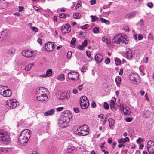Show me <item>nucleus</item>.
Segmentation results:
<instances>
[{
    "mask_svg": "<svg viewBox=\"0 0 154 154\" xmlns=\"http://www.w3.org/2000/svg\"><path fill=\"white\" fill-rule=\"evenodd\" d=\"M127 36L121 33L117 34L115 35L112 39L113 43L116 44H122L125 43L127 44L128 41L126 40Z\"/></svg>",
    "mask_w": 154,
    "mask_h": 154,
    "instance_id": "1",
    "label": "nucleus"
},
{
    "mask_svg": "<svg viewBox=\"0 0 154 154\" xmlns=\"http://www.w3.org/2000/svg\"><path fill=\"white\" fill-rule=\"evenodd\" d=\"M30 131L28 129H25L22 131L19 136L18 140L21 144L26 143L30 137Z\"/></svg>",
    "mask_w": 154,
    "mask_h": 154,
    "instance_id": "2",
    "label": "nucleus"
},
{
    "mask_svg": "<svg viewBox=\"0 0 154 154\" xmlns=\"http://www.w3.org/2000/svg\"><path fill=\"white\" fill-rule=\"evenodd\" d=\"M80 107L82 109H86L89 106V101L86 96H83L80 97Z\"/></svg>",
    "mask_w": 154,
    "mask_h": 154,
    "instance_id": "3",
    "label": "nucleus"
},
{
    "mask_svg": "<svg viewBox=\"0 0 154 154\" xmlns=\"http://www.w3.org/2000/svg\"><path fill=\"white\" fill-rule=\"evenodd\" d=\"M80 131L79 130L77 134L80 136H85L88 134L89 132V128L88 125L84 124L83 126L80 127Z\"/></svg>",
    "mask_w": 154,
    "mask_h": 154,
    "instance_id": "4",
    "label": "nucleus"
},
{
    "mask_svg": "<svg viewBox=\"0 0 154 154\" xmlns=\"http://www.w3.org/2000/svg\"><path fill=\"white\" fill-rule=\"evenodd\" d=\"M10 137L8 133L0 131V140L1 141L8 142L10 141Z\"/></svg>",
    "mask_w": 154,
    "mask_h": 154,
    "instance_id": "5",
    "label": "nucleus"
},
{
    "mask_svg": "<svg viewBox=\"0 0 154 154\" xmlns=\"http://www.w3.org/2000/svg\"><path fill=\"white\" fill-rule=\"evenodd\" d=\"M68 78L69 79L75 81L79 78V74L77 72L72 71L69 72L68 75Z\"/></svg>",
    "mask_w": 154,
    "mask_h": 154,
    "instance_id": "6",
    "label": "nucleus"
},
{
    "mask_svg": "<svg viewBox=\"0 0 154 154\" xmlns=\"http://www.w3.org/2000/svg\"><path fill=\"white\" fill-rule=\"evenodd\" d=\"M18 105V103L15 99L10 100L7 101L6 105L11 109L15 108Z\"/></svg>",
    "mask_w": 154,
    "mask_h": 154,
    "instance_id": "7",
    "label": "nucleus"
},
{
    "mask_svg": "<svg viewBox=\"0 0 154 154\" xmlns=\"http://www.w3.org/2000/svg\"><path fill=\"white\" fill-rule=\"evenodd\" d=\"M53 43L48 42L46 44L45 48L47 51H51L54 49V44Z\"/></svg>",
    "mask_w": 154,
    "mask_h": 154,
    "instance_id": "8",
    "label": "nucleus"
},
{
    "mask_svg": "<svg viewBox=\"0 0 154 154\" xmlns=\"http://www.w3.org/2000/svg\"><path fill=\"white\" fill-rule=\"evenodd\" d=\"M61 30L62 33L65 34L69 33L71 31V28L69 24H66L62 26Z\"/></svg>",
    "mask_w": 154,
    "mask_h": 154,
    "instance_id": "9",
    "label": "nucleus"
},
{
    "mask_svg": "<svg viewBox=\"0 0 154 154\" xmlns=\"http://www.w3.org/2000/svg\"><path fill=\"white\" fill-rule=\"evenodd\" d=\"M22 53L23 56L26 57H30L33 56V52L29 50H23Z\"/></svg>",
    "mask_w": 154,
    "mask_h": 154,
    "instance_id": "10",
    "label": "nucleus"
},
{
    "mask_svg": "<svg viewBox=\"0 0 154 154\" xmlns=\"http://www.w3.org/2000/svg\"><path fill=\"white\" fill-rule=\"evenodd\" d=\"M58 124L60 127L64 128L68 126L69 122H67V121H63V120L60 119L58 122Z\"/></svg>",
    "mask_w": 154,
    "mask_h": 154,
    "instance_id": "11",
    "label": "nucleus"
},
{
    "mask_svg": "<svg viewBox=\"0 0 154 154\" xmlns=\"http://www.w3.org/2000/svg\"><path fill=\"white\" fill-rule=\"evenodd\" d=\"M60 119H62L63 121H67V122H69L70 120V117L69 114L67 113H63L62 115L61 116Z\"/></svg>",
    "mask_w": 154,
    "mask_h": 154,
    "instance_id": "12",
    "label": "nucleus"
},
{
    "mask_svg": "<svg viewBox=\"0 0 154 154\" xmlns=\"http://www.w3.org/2000/svg\"><path fill=\"white\" fill-rule=\"evenodd\" d=\"M103 56L100 54H97L95 57V59L97 63H101L103 60Z\"/></svg>",
    "mask_w": 154,
    "mask_h": 154,
    "instance_id": "13",
    "label": "nucleus"
},
{
    "mask_svg": "<svg viewBox=\"0 0 154 154\" xmlns=\"http://www.w3.org/2000/svg\"><path fill=\"white\" fill-rule=\"evenodd\" d=\"M12 92L10 89H5L3 90L2 95L4 97H9L11 96Z\"/></svg>",
    "mask_w": 154,
    "mask_h": 154,
    "instance_id": "14",
    "label": "nucleus"
},
{
    "mask_svg": "<svg viewBox=\"0 0 154 154\" xmlns=\"http://www.w3.org/2000/svg\"><path fill=\"white\" fill-rule=\"evenodd\" d=\"M116 100V99L115 97L112 98L110 103V108L112 110H113L114 109H115V110H116L115 103Z\"/></svg>",
    "mask_w": 154,
    "mask_h": 154,
    "instance_id": "15",
    "label": "nucleus"
},
{
    "mask_svg": "<svg viewBox=\"0 0 154 154\" xmlns=\"http://www.w3.org/2000/svg\"><path fill=\"white\" fill-rule=\"evenodd\" d=\"M47 89L45 88L40 87L37 91L36 94H46L45 92H47Z\"/></svg>",
    "mask_w": 154,
    "mask_h": 154,
    "instance_id": "16",
    "label": "nucleus"
},
{
    "mask_svg": "<svg viewBox=\"0 0 154 154\" xmlns=\"http://www.w3.org/2000/svg\"><path fill=\"white\" fill-rule=\"evenodd\" d=\"M123 111L124 115H128L130 114L131 111L128 107H127L125 106H123Z\"/></svg>",
    "mask_w": 154,
    "mask_h": 154,
    "instance_id": "17",
    "label": "nucleus"
},
{
    "mask_svg": "<svg viewBox=\"0 0 154 154\" xmlns=\"http://www.w3.org/2000/svg\"><path fill=\"white\" fill-rule=\"evenodd\" d=\"M138 75L136 73L132 74L130 75V79L133 81V82H137V78H138Z\"/></svg>",
    "mask_w": 154,
    "mask_h": 154,
    "instance_id": "18",
    "label": "nucleus"
},
{
    "mask_svg": "<svg viewBox=\"0 0 154 154\" xmlns=\"http://www.w3.org/2000/svg\"><path fill=\"white\" fill-rule=\"evenodd\" d=\"M130 140L129 138L126 137L125 138H121L118 141V143H124L127 142H129Z\"/></svg>",
    "mask_w": 154,
    "mask_h": 154,
    "instance_id": "19",
    "label": "nucleus"
},
{
    "mask_svg": "<svg viewBox=\"0 0 154 154\" xmlns=\"http://www.w3.org/2000/svg\"><path fill=\"white\" fill-rule=\"evenodd\" d=\"M126 58L128 59L131 60L132 57V54L131 50H128L126 52Z\"/></svg>",
    "mask_w": 154,
    "mask_h": 154,
    "instance_id": "20",
    "label": "nucleus"
},
{
    "mask_svg": "<svg viewBox=\"0 0 154 154\" xmlns=\"http://www.w3.org/2000/svg\"><path fill=\"white\" fill-rule=\"evenodd\" d=\"M55 110L54 109L49 110L44 113L45 116H48L53 115L55 112Z\"/></svg>",
    "mask_w": 154,
    "mask_h": 154,
    "instance_id": "21",
    "label": "nucleus"
},
{
    "mask_svg": "<svg viewBox=\"0 0 154 154\" xmlns=\"http://www.w3.org/2000/svg\"><path fill=\"white\" fill-rule=\"evenodd\" d=\"M108 121L109 123V126L110 128H112L114 125V120L112 118H109L108 119Z\"/></svg>",
    "mask_w": 154,
    "mask_h": 154,
    "instance_id": "22",
    "label": "nucleus"
},
{
    "mask_svg": "<svg viewBox=\"0 0 154 154\" xmlns=\"http://www.w3.org/2000/svg\"><path fill=\"white\" fill-rule=\"evenodd\" d=\"M48 99V96L47 95L41 96L40 97H38L37 99V100L39 101L42 102L45 101Z\"/></svg>",
    "mask_w": 154,
    "mask_h": 154,
    "instance_id": "23",
    "label": "nucleus"
},
{
    "mask_svg": "<svg viewBox=\"0 0 154 154\" xmlns=\"http://www.w3.org/2000/svg\"><path fill=\"white\" fill-rule=\"evenodd\" d=\"M151 113L150 111L149 110H147L145 111L143 113L144 117L146 118H149L150 116Z\"/></svg>",
    "mask_w": 154,
    "mask_h": 154,
    "instance_id": "24",
    "label": "nucleus"
},
{
    "mask_svg": "<svg viewBox=\"0 0 154 154\" xmlns=\"http://www.w3.org/2000/svg\"><path fill=\"white\" fill-rule=\"evenodd\" d=\"M34 63H31L29 64L25 68V69L26 71H29L31 69V67L33 66Z\"/></svg>",
    "mask_w": 154,
    "mask_h": 154,
    "instance_id": "25",
    "label": "nucleus"
},
{
    "mask_svg": "<svg viewBox=\"0 0 154 154\" xmlns=\"http://www.w3.org/2000/svg\"><path fill=\"white\" fill-rule=\"evenodd\" d=\"M154 146V142L152 140L149 141L147 144V149H149L150 147Z\"/></svg>",
    "mask_w": 154,
    "mask_h": 154,
    "instance_id": "26",
    "label": "nucleus"
},
{
    "mask_svg": "<svg viewBox=\"0 0 154 154\" xmlns=\"http://www.w3.org/2000/svg\"><path fill=\"white\" fill-rule=\"evenodd\" d=\"M66 98H67V94L66 93H62L60 95V96L59 97V99L60 100H62Z\"/></svg>",
    "mask_w": 154,
    "mask_h": 154,
    "instance_id": "27",
    "label": "nucleus"
},
{
    "mask_svg": "<svg viewBox=\"0 0 154 154\" xmlns=\"http://www.w3.org/2000/svg\"><path fill=\"white\" fill-rule=\"evenodd\" d=\"M15 51V49L14 48H11L9 49L8 51V53L9 55L14 54Z\"/></svg>",
    "mask_w": 154,
    "mask_h": 154,
    "instance_id": "28",
    "label": "nucleus"
},
{
    "mask_svg": "<svg viewBox=\"0 0 154 154\" xmlns=\"http://www.w3.org/2000/svg\"><path fill=\"white\" fill-rule=\"evenodd\" d=\"M147 150L150 154H154V146L149 147Z\"/></svg>",
    "mask_w": 154,
    "mask_h": 154,
    "instance_id": "29",
    "label": "nucleus"
},
{
    "mask_svg": "<svg viewBox=\"0 0 154 154\" xmlns=\"http://www.w3.org/2000/svg\"><path fill=\"white\" fill-rule=\"evenodd\" d=\"M57 80L62 81L64 79V75L63 74L60 75L57 79Z\"/></svg>",
    "mask_w": 154,
    "mask_h": 154,
    "instance_id": "30",
    "label": "nucleus"
},
{
    "mask_svg": "<svg viewBox=\"0 0 154 154\" xmlns=\"http://www.w3.org/2000/svg\"><path fill=\"white\" fill-rule=\"evenodd\" d=\"M115 61L116 64L117 66L119 65L121 63V60L117 57L115 58Z\"/></svg>",
    "mask_w": 154,
    "mask_h": 154,
    "instance_id": "31",
    "label": "nucleus"
},
{
    "mask_svg": "<svg viewBox=\"0 0 154 154\" xmlns=\"http://www.w3.org/2000/svg\"><path fill=\"white\" fill-rule=\"evenodd\" d=\"M100 20L102 22L105 23L106 24H109V22L108 20H106L103 18L100 17Z\"/></svg>",
    "mask_w": 154,
    "mask_h": 154,
    "instance_id": "32",
    "label": "nucleus"
},
{
    "mask_svg": "<svg viewBox=\"0 0 154 154\" xmlns=\"http://www.w3.org/2000/svg\"><path fill=\"white\" fill-rule=\"evenodd\" d=\"M81 16V14L80 13H74L73 14V16L75 19H77L79 17Z\"/></svg>",
    "mask_w": 154,
    "mask_h": 154,
    "instance_id": "33",
    "label": "nucleus"
},
{
    "mask_svg": "<svg viewBox=\"0 0 154 154\" xmlns=\"http://www.w3.org/2000/svg\"><path fill=\"white\" fill-rule=\"evenodd\" d=\"M52 73V70L51 69H49L46 71V75L47 76H50Z\"/></svg>",
    "mask_w": 154,
    "mask_h": 154,
    "instance_id": "34",
    "label": "nucleus"
},
{
    "mask_svg": "<svg viewBox=\"0 0 154 154\" xmlns=\"http://www.w3.org/2000/svg\"><path fill=\"white\" fill-rule=\"evenodd\" d=\"M90 17L91 18V21L92 22H94L98 20V18L96 16L91 15Z\"/></svg>",
    "mask_w": 154,
    "mask_h": 154,
    "instance_id": "35",
    "label": "nucleus"
},
{
    "mask_svg": "<svg viewBox=\"0 0 154 154\" xmlns=\"http://www.w3.org/2000/svg\"><path fill=\"white\" fill-rule=\"evenodd\" d=\"M86 54L87 56L89 58L91 59V60L93 59L92 57L91 56V53L88 50L86 51Z\"/></svg>",
    "mask_w": 154,
    "mask_h": 154,
    "instance_id": "36",
    "label": "nucleus"
},
{
    "mask_svg": "<svg viewBox=\"0 0 154 154\" xmlns=\"http://www.w3.org/2000/svg\"><path fill=\"white\" fill-rule=\"evenodd\" d=\"M115 81L117 84H119L121 82V77H118L116 78Z\"/></svg>",
    "mask_w": 154,
    "mask_h": 154,
    "instance_id": "37",
    "label": "nucleus"
},
{
    "mask_svg": "<svg viewBox=\"0 0 154 154\" xmlns=\"http://www.w3.org/2000/svg\"><path fill=\"white\" fill-rule=\"evenodd\" d=\"M36 96L37 97V99L38 97H41V96L47 95L46 94H35Z\"/></svg>",
    "mask_w": 154,
    "mask_h": 154,
    "instance_id": "38",
    "label": "nucleus"
},
{
    "mask_svg": "<svg viewBox=\"0 0 154 154\" xmlns=\"http://www.w3.org/2000/svg\"><path fill=\"white\" fill-rule=\"evenodd\" d=\"M103 106L107 110L109 109V105L106 102L104 103Z\"/></svg>",
    "mask_w": 154,
    "mask_h": 154,
    "instance_id": "39",
    "label": "nucleus"
},
{
    "mask_svg": "<svg viewBox=\"0 0 154 154\" xmlns=\"http://www.w3.org/2000/svg\"><path fill=\"white\" fill-rule=\"evenodd\" d=\"M93 32L94 33H97L99 32V29L97 27L94 28L93 29Z\"/></svg>",
    "mask_w": 154,
    "mask_h": 154,
    "instance_id": "40",
    "label": "nucleus"
},
{
    "mask_svg": "<svg viewBox=\"0 0 154 154\" xmlns=\"http://www.w3.org/2000/svg\"><path fill=\"white\" fill-rule=\"evenodd\" d=\"M59 17L60 18L65 19L66 18V14L64 13L61 14Z\"/></svg>",
    "mask_w": 154,
    "mask_h": 154,
    "instance_id": "41",
    "label": "nucleus"
},
{
    "mask_svg": "<svg viewBox=\"0 0 154 154\" xmlns=\"http://www.w3.org/2000/svg\"><path fill=\"white\" fill-rule=\"evenodd\" d=\"M110 62V59L107 57V58H106L105 60V63L107 64H109Z\"/></svg>",
    "mask_w": 154,
    "mask_h": 154,
    "instance_id": "42",
    "label": "nucleus"
},
{
    "mask_svg": "<svg viewBox=\"0 0 154 154\" xmlns=\"http://www.w3.org/2000/svg\"><path fill=\"white\" fill-rule=\"evenodd\" d=\"M76 42V39L75 38H73L71 41L70 44L72 45H73L75 44Z\"/></svg>",
    "mask_w": 154,
    "mask_h": 154,
    "instance_id": "43",
    "label": "nucleus"
},
{
    "mask_svg": "<svg viewBox=\"0 0 154 154\" xmlns=\"http://www.w3.org/2000/svg\"><path fill=\"white\" fill-rule=\"evenodd\" d=\"M4 86H2L0 87V94L2 95L3 90H5V89L3 88Z\"/></svg>",
    "mask_w": 154,
    "mask_h": 154,
    "instance_id": "44",
    "label": "nucleus"
},
{
    "mask_svg": "<svg viewBox=\"0 0 154 154\" xmlns=\"http://www.w3.org/2000/svg\"><path fill=\"white\" fill-rule=\"evenodd\" d=\"M144 140L143 139H141L140 138H139L137 139L136 141L137 143L138 144H139L141 142H143Z\"/></svg>",
    "mask_w": 154,
    "mask_h": 154,
    "instance_id": "45",
    "label": "nucleus"
},
{
    "mask_svg": "<svg viewBox=\"0 0 154 154\" xmlns=\"http://www.w3.org/2000/svg\"><path fill=\"white\" fill-rule=\"evenodd\" d=\"M132 120V118L131 117H127L125 118V121L128 122H130Z\"/></svg>",
    "mask_w": 154,
    "mask_h": 154,
    "instance_id": "46",
    "label": "nucleus"
},
{
    "mask_svg": "<svg viewBox=\"0 0 154 154\" xmlns=\"http://www.w3.org/2000/svg\"><path fill=\"white\" fill-rule=\"evenodd\" d=\"M138 24L141 26H142L144 25L143 21V19H141L140 21L139 22Z\"/></svg>",
    "mask_w": 154,
    "mask_h": 154,
    "instance_id": "47",
    "label": "nucleus"
},
{
    "mask_svg": "<svg viewBox=\"0 0 154 154\" xmlns=\"http://www.w3.org/2000/svg\"><path fill=\"white\" fill-rule=\"evenodd\" d=\"M32 31L35 32H38V29L35 27H32L31 28Z\"/></svg>",
    "mask_w": 154,
    "mask_h": 154,
    "instance_id": "48",
    "label": "nucleus"
},
{
    "mask_svg": "<svg viewBox=\"0 0 154 154\" xmlns=\"http://www.w3.org/2000/svg\"><path fill=\"white\" fill-rule=\"evenodd\" d=\"M148 38L150 40H152L153 38V35L152 34L149 33L148 35Z\"/></svg>",
    "mask_w": 154,
    "mask_h": 154,
    "instance_id": "49",
    "label": "nucleus"
},
{
    "mask_svg": "<svg viewBox=\"0 0 154 154\" xmlns=\"http://www.w3.org/2000/svg\"><path fill=\"white\" fill-rule=\"evenodd\" d=\"M72 55V53L71 51H69L67 53V57L68 58H70Z\"/></svg>",
    "mask_w": 154,
    "mask_h": 154,
    "instance_id": "50",
    "label": "nucleus"
},
{
    "mask_svg": "<svg viewBox=\"0 0 154 154\" xmlns=\"http://www.w3.org/2000/svg\"><path fill=\"white\" fill-rule=\"evenodd\" d=\"M78 88L79 91H82L83 89L82 84L79 85L78 86Z\"/></svg>",
    "mask_w": 154,
    "mask_h": 154,
    "instance_id": "51",
    "label": "nucleus"
},
{
    "mask_svg": "<svg viewBox=\"0 0 154 154\" xmlns=\"http://www.w3.org/2000/svg\"><path fill=\"white\" fill-rule=\"evenodd\" d=\"M147 5V6L150 8H152L153 6V4L152 2H148Z\"/></svg>",
    "mask_w": 154,
    "mask_h": 154,
    "instance_id": "52",
    "label": "nucleus"
},
{
    "mask_svg": "<svg viewBox=\"0 0 154 154\" xmlns=\"http://www.w3.org/2000/svg\"><path fill=\"white\" fill-rule=\"evenodd\" d=\"M63 109V107H59L57 108L56 110L57 111H62Z\"/></svg>",
    "mask_w": 154,
    "mask_h": 154,
    "instance_id": "53",
    "label": "nucleus"
},
{
    "mask_svg": "<svg viewBox=\"0 0 154 154\" xmlns=\"http://www.w3.org/2000/svg\"><path fill=\"white\" fill-rule=\"evenodd\" d=\"M102 40L103 42H105L107 44L109 42L107 38H102Z\"/></svg>",
    "mask_w": 154,
    "mask_h": 154,
    "instance_id": "54",
    "label": "nucleus"
},
{
    "mask_svg": "<svg viewBox=\"0 0 154 154\" xmlns=\"http://www.w3.org/2000/svg\"><path fill=\"white\" fill-rule=\"evenodd\" d=\"M87 44V41L86 40H85L82 43V45L83 46H85Z\"/></svg>",
    "mask_w": 154,
    "mask_h": 154,
    "instance_id": "55",
    "label": "nucleus"
},
{
    "mask_svg": "<svg viewBox=\"0 0 154 154\" xmlns=\"http://www.w3.org/2000/svg\"><path fill=\"white\" fill-rule=\"evenodd\" d=\"M78 49L81 50H83L84 49V48L83 46L80 45H79L77 46Z\"/></svg>",
    "mask_w": 154,
    "mask_h": 154,
    "instance_id": "56",
    "label": "nucleus"
},
{
    "mask_svg": "<svg viewBox=\"0 0 154 154\" xmlns=\"http://www.w3.org/2000/svg\"><path fill=\"white\" fill-rule=\"evenodd\" d=\"M91 106L92 108H95L96 107V105L94 101H93L92 102Z\"/></svg>",
    "mask_w": 154,
    "mask_h": 154,
    "instance_id": "57",
    "label": "nucleus"
},
{
    "mask_svg": "<svg viewBox=\"0 0 154 154\" xmlns=\"http://www.w3.org/2000/svg\"><path fill=\"white\" fill-rule=\"evenodd\" d=\"M88 24H85L84 25H83L82 26V29H85L87 28L88 27Z\"/></svg>",
    "mask_w": 154,
    "mask_h": 154,
    "instance_id": "58",
    "label": "nucleus"
},
{
    "mask_svg": "<svg viewBox=\"0 0 154 154\" xmlns=\"http://www.w3.org/2000/svg\"><path fill=\"white\" fill-rule=\"evenodd\" d=\"M73 110L76 113H78L79 112V109L78 108H73Z\"/></svg>",
    "mask_w": 154,
    "mask_h": 154,
    "instance_id": "59",
    "label": "nucleus"
},
{
    "mask_svg": "<svg viewBox=\"0 0 154 154\" xmlns=\"http://www.w3.org/2000/svg\"><path fill=\"white\" fill-rule=\"evenodd\" d=\"M24 8L23 6H19V12L22 11L24 9Z\"/></svg>",
    "mask_w": 154,
    "mask_h": 154,
    "instance_id": "60",
    "label": "nucleus"
},
{
    "mask_svg": "<svg viewBox=\"0 0 154 154\" xmlns=\"http://www.w3.org/2000/svg\"><path fill=\"white\" fill-rule=\"evenodd\" d=\"M73 93L74 94H76L77 93L78 91L77 89H74L72 90Z\"/></svg>",
    "mask_w": 154,
    "mask_h": 154,
    "instance_id": "61",
    "label": "nucleus"
},
{
    "mask_svg": "<svg viewBox=\"0 0 154 154\" xmlns=\"http://www.w3.org/2000/svg\"><path fill=\"white\" fill-rule=\"evenodd\" d=\"M81 2V1H79L78 3H77V5H76V7H77V8H79L80 7H81V5L80 4V3Z\"/></svg>",
    "mask_w": 154,
    "mask_h": 154,
    "instance_id": "62",
    "label": "nucleus"
},
{
    "mask_svg": "<svg viewBox=\"0 0 154 154\" xmlns=\"http://www.w3.org/2000/svg\"><path fill=\"white\" fill-rule=\"evenodd\" d=\"M7 34V33L6 32H2V33L1 35L3 37H5L6 36Z\"/></svg>",
    "mask_w": 154,
    "mask_h": 154,
    "instance_id": "63",
    "label": "nucleus"
},
{
    "mask_svg": "<svg viewBox=\"0 0 154 154\" xmlns=\"http://www.w3.org/2000/svg\"><path fill=\"white\" fill-rule=\"evenodd\" d=\"M90 3L91 5H93L96 3V0H91L90 1Z\"/></svg>",
    "mask_w": 154,
    "mask_h": 154,
    "instance_id": "64",
    "label": "nucleus"
}]
</instances>
